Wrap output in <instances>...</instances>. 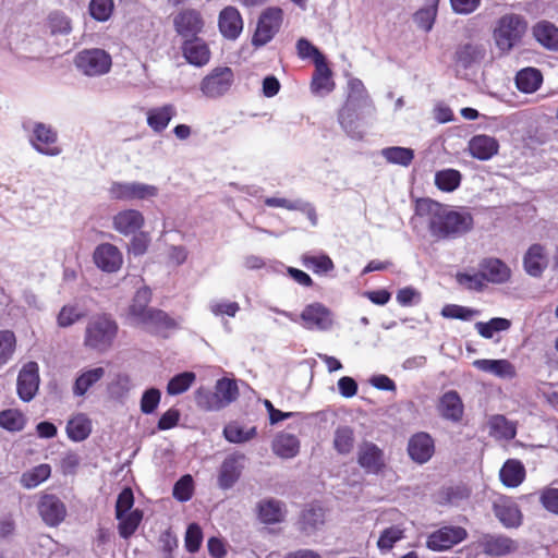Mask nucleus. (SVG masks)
Masks as SVG:
<instances>
[{
  "mask_svg": "<svg viewBox=\"0 0 558 558\" xmlns=\"http://www.w3.org/2000/svg\"><path fill=\"white\" fill-rule=\"evenodd\" d=\"M195 400L197 405L205 411H218L223 409L216 391H211L203 387L196 390Z\"/></svg>",
  "mask_w": 558,
  "mask_h": 558,
  "instance_id": "60",
  "label": "nucleus"
},
{
  "mask_svg": "<svg viewBox=\"0 0 558 558\" xmlns=\"http://www.w3.org/2000/svg\"><path fill=\"white\" fill-rule=\"evenodd\" d=\"M218 29L226 40L235 41L240 38L244 29V21L236 7L227 5L219 12Z\"/></svg>",
  "mask_w": 558,
  "mask_h": 558,
  "instance_id": "12",
  "label": "nucleus"
},
{
  "mask_svg": "<svg viewBox=\"0 0 558 558\" xmlns=\"http://www.w3.org/2000/svg\"><path fill=\"white\" fill-rule=\"evenodd\" d=\"M543 82V75L535 68H525L520 70L515 75L517 88L525 94L536 92Z\"/></svg>",
  "mask_w": 558,
  "mask_h": 558,
  "instance_id": "41",
  "label": "nucleus"
},
{
  "mask_svg": "<svg viewBox=\"0 0 558 558\" xmlns=\"http://www.w3.org/2000/svg\"><path fill=\"white\" fill-rule=\"evenodd\" d=\"M438 1L439 0H432L413 15V21L416 26L426 33L430 32L434 26L438 11Z\"/></svg>",
  "mask_w": 558,
  "mask_h": 558,
  "instance_id": "44",
  "label": "nucleus"
},
{
  "mask_svg": "<svg viewBox=\"0 0 558 558\" xmlns=\"http://www.w3.org/2000/svg\"><path fill=\"white\" fill-rule=\"evenodd\" d=\"M486 57V47L481 43H464L458 45L453 54L456 70H471L481 65Z\"/></svg>",
  "mask_w": 558,
  "mask_h": 558,
  "instance_id": "9",
  "label": "nucleus"
},
{
  "mask_svg": "<svg viewBox=\"0 0 558 558\" xmlns=\"http://www.w3.org/2000/svg\"><path fill=\"white\" fill-rule=\"evenodd\" d=\"M440 416L452 423H459L464 414V405L461 397L456 390L446 391L437 405Z\"/></svg>",
  "mask_w": 558,
  "mask_h": 558,
  "instance_id": "25",
  "label": "nucleus"
},
{
  "mask_svg": "<svg viewBox=\"0 0 558 558\" xmlns=\"http://www.w3.org/2000/svg\"><path fill=\"white\" fill-rule=\"evenodd\" d=\"M287 513L283 501L268 498L257 504V515L264 524H277L284 520Z\"/></svg>",
  "mask_w": 558,
  "mask_h": 558,
  "instance_id": "28",
  "label": "nucleus"
},
{
  "mask_svg": "<svg viewBox=\"0 0 558 558\" xmlns=\"http://www.w3.org/2000/svg\"><path fill=\"white\" fill-rule=\"evenodd\" d=\"M113 10V0H90L88 4V12L97 22H107L112 16Z\"/></svg>",
  "mask_w": 558,
  "mask_h": 558,
  "instance_id": "59",
  "label": "nucleus"
},
{
  "mask_svg": "<svg viewBox=\"0 0 558 558\" xmlns=\"http://www.w3.org/2000/svg\"><path fill=\"white\" fill-rule=\"evenodd\" d=\"M244 460L243 453L229 454L223 460L218 474V486L221 489H230L239 481L244 468Z\"/></svg>",
  "mask_w": 558,
  "mask_h": 558,
  "instance_id": "20",
  "label": "nucleus"
},
{
  "mask_svg": "<svg viewBox=\"0 0 558 558\" xmlns=\"http://www.w3.org/2000/svg\"><path fill=\"white\" fill-rule=\"evenodd\" d=\"M434 452L435 444L429 434L420 432L409 439L408 453L414 462L424 464L430 460Z\"/></svg>",
  "mask_w": 558,
  "mask_h": 558,
  "instance_id": "21",
  "label": "nucleus"
},
{
  "mask_svg": "<svg viewBox=\"0 0 558 558\" xmlns=\"http://www.w3.org/2000/svg\"><path fill=\"white\" fill-rule=\"evenodd\" d=\"M39 367L36 362L26 363L20 371L16 380L19 398L24 402L32 401L39 388Z\"/></svg>",
  "mask_w": 558,
  "mask_h": 558,
  "instance_id": "13",
  "label": "nucleus"
},
{
  "mask_svg": "<svg viewBox=\"0 0 558 558\" xmlns=\"http://www.w3.org/2000/svg\"><path fill=\"white\" fill-rule=\"evenodd\" d=\"M106 374L104 367H94L82 369L72 386V393L74 397H84L90 388L100 381Z\"/></svg>",
  "mask_w": 558,
  "mask_h": 558,
  "instance_id": "34",
  "label": "nucleus"
},
{
  "mask_svg": "<svg viewBox=\"0 0 558 558\" xmlns=\"http://www.w3.org/2000/svg\"><path fill=\"white\" fill-rule=\"evenodd\" d=\"M194 492L193 477L190 474L183 475L173 486V497L181 501H189Z\"/></svg>",
  "mask_w": 558,
  "mask_h": 558,
  "instance_id": "64",
  "label": "nucleus"
},
{
  "mask_svg": "<svg viewBox=\"0 0 558 558\" xmlns=\"http://www.w3.org/2000/svg\"><path fill=\"white\" fill-rule=\"evenodd\" d=\"M283 23V10L279 7H268L259 15L255 32L252 36V46L260 48L270 43L279 33Z\"/></svg>",
  "mask_w": 558,
  "mask_h": 558,
  "instance_id": "4",
  "label": "nucleus"
},
{
  "mask_svg": "<svg viewBox=\"0 0 558 558\" xmlns=\"http://www.w3.org/2000/svg\"><path fill=\"white\" fill-rule=\"evenodd\" d=\"M511 327V322L502 317H494L488 322H477L475 329L485 339H492L495 332L506 331Z\"/></svg>",
  "mask_w": 558,
  "mask_h": 558,
  "instance_id": "51",
  "label": "nucleus"
},
{
  "mask_svg": "<svg viewBox=\"0 0 558 558\" xmlns=\"http://www.w3.org/2000/svg\"><path fill=\"white\" fill-rule=\"evenodd\" d=\"M381 156L389 163L408 167L414 159V150L408 147L391 146L381 149Z\"/></svg>",
  "mask_w": 558,
  "mask_h": 558,
  "instance_id": "47",
  "label": "nucleus"
},
{
  "mask_svg": "<svg viewBox=\"0 0 558 558\" xmlns=\"http://www.w3.org/2000/svg\"><path fill=\"white\" fill-rule=\"evenodd\" d=\"M357 462L366 472L377 474L384 466L383 451L375 444L365 441L359 448Z\"/></svg>",
  "mask_w": 558,
  "mask_h": 558,
  "instance_id": "29",
  "label": "nucleus"
},
{
  "mask_svg": "<svg viewBox=\"0 0 558 558\" xmlns=\"http://www.w3.org/2000/svg\"><path fill=\"white\" fill-rule=\"evenodd\" d=\"M16 339L11 330H0V366L7 364L15 350Z\"/></svg>",
  "mask_w": 558,
  "mask_h": 558,
  "instance_id": "62",
  "label": "nucleus"
},
{
  "mask_svg": "<svg viewBox=\"0 0 558 558\" xmlns=\"http://www.w3.org/2000/svg\"><path fill=\"white\" fill-rule=\"evenodd\" d=\"M29 130L28 141L32 147L39 154L54 157L62 153L58 145V132L49 124L43 122H29L24 124Z\"/></svg>",
  "mask_w": 558,
  "mask_h": 558,
  "instance_id": "5",
  "label": "nucleus"
},
{
  "mask_svg": "<svg viewBox=\"0 0 558 558\" xmlns=\"http://www.w3.org/2000/svg\"><path fill=\"white\" fill-rule=\"evenodd\" d=\"M525 468L520 460H507L499 471L501 483L506 487L514 488L522 484L525 478Z\"/></svg>",
  "mask_w": 558,
  "mask_h": 558,
  "instance_id": "35",
  "label": "nucleus"
},
{
  "mask_svg": "<svg viewBox=\"0 0 558 558\" xmlns=\"http://www.w3.org/2000/svg\"><path fill=\"white\" fill-rule=\"evenodd\" d=\"M118 332L119 325L111 314H95L86 324L84 345L98 353H105L113 345Z\"/></svg>",
  "mask_w": 558,
  "mask_h": 558,
  "instance_id": "2",
  "label": "nucleus"
},
{
  "mask_svg": "<svg viewBox=\"0 0 558 558\" xmlns=\"http://www.w3.org/2000/svg\"><path fill=\"white\" fill-rule=\"evenodd\" d=\"M110 194L113 198L117 199H147L155 197L158 194V189L154 185L140 182H117L111 185Z\"/></svg>",
  "mask_w": 558,
  "mask_h": 558,
  "instance_id": "17",
  "label": "nucleus"
},
{
  "mask_svg": "<svg viewBox=\"0 0 558 558\" xmlns=\"http://www.w3.org/2000/svg\"><path fill=\"white\" fill-rule=\"evenodd\" d=\"M74 63L84 75L94 77L107 74L111 69L112 59L106 50L93 48L80 51Z\"/></svg>",
  "mask_w": 558,
  "mask_h": 558,
  "instance_id": "7",
  "label": "nucleus"
},
{
  "mask_svg": "<svg viewBox=\"0 0 558 558\" xmlns=\"http://www.w3.org/2000/svg\"><path fill=\"white\" fill-rule=\"evenodd\" d=\"M415 215L427 218L428 230L437 240H452L470 232L474 219L468 210H453L449 206L430 198H418Z\"/></svg>",
  "mask_w": 558,
  "mask_h": 558,
  "instance_id": "1",
  "label": "nucleus"
},
{
  "mask_svg": "<svg viewBox=\"0 0 558 558\" xmlns=\"http://www.w3.org/2000/svg\"><path fill=\"white\" fill-rule=\"evenodd\" d=\"M41 520L51 527L60 525L66 517L64 502L56 495H43L37 505Z\"/></svg>",
  "mask_w": 558,
  "mask_h": 558,
  "instance_id": "14",
  "label": "nucleus"
},
{
  "mask_svg": "<svg viewBox=\"0 0 558 558\" xmlns=\"http://www.w3.org/2000/svg\"><path fill=\"white\" fill-rule=\"evenodd\" d=\"M26 424L24 414L15 409L0 412V426L9 432H21Z\"/></svg>",
  "mask_w": 558,
  "mask_h": 558,
  "instance_id": "53",
  "label": "nucleus"
},
{
  "mask_svg": "<svg viewBox=\"0 0 558 558\" xmlns=\"http://www.w3.org/2000/svg\"><path fill=\"white\" fill-rule=\"evenodd\" d=\"M264 203L268 207H280L288 210L302 211L306 215L312 226L315 227L318 223V217L315 207L311 203L303 199L291 201L284 197H266Z\"/></svg>",
  "mask_w": 558,
  "mask_h": 558,
  "instance_id": "31",
  "label": "nucleus"
},
{
  "mask_svg": "<svg viewBox=\"0 0 558 558\" xmlns=\"http://www.w3.org/2000/svg\"><path fill=\"white\" fill-rule=\"evenodd\" d=\"M150 301L151 290L148 287H143L136 291L128 311V319L131 325L151 308L148 306Z\"/></svg>",
  "mask_w": 558,
  "mask_h": 558,
  "instance_id": "40",
  "label": "nucleus"
},
{
  "mask_svg": "<svg viewBox=\"0 0 558 558\" xmlns=\"http://www.w3.org/2000/svg\"><path fill=\"white\" fill-rule=\"evenodd\" d=\"M240 308L238 302L229 300H211L208 304V310L216 317H235Z\"/></svg>",
  "mask_w": 558,
  "mask_h": 558,
  "instance_id": "61",
  "label": "nucleus"
},
{
  "mask_svg": "<svg viewBox=\"0 0 558 558\" xmlns=\"http://www.w3.org/2000/svg\"><path fill=\"white\" fill-rule=\"evenodd\" d=\"M494 513L505 527H518L522 522V513L519 507L509 500L496 502Z\"/></svg>",
  "mask_w": 558,
  "mask_h": 558,
  "instance_id": "38",
  "label": "nucleus"
},
{
  "mask_svg": "<svg viewBox=\"0 0 558 558\" xmlns=\"http://www.w3.org/2000/svg\"><path fill=\"white\" fill-rule=\"evenodd\" d=\"M233 84V70L229 66H216L202 78L199 90L208 99H219L231 90Z\"/></svg>",
  "mask_w": 558,
  "mask_h": 558,
  "instance_id": "6",
  "label": "nucleus"
},
{
  "mask_svg": "<svg viewBox=\"0 0 558 558\" xmlns=\"http://www.w3.org/2000/svg\"><path fill=\"white\" fill-rule=\"evenodd\" d=\"M349 93L343 105V118L353 109V106L364 107L367 113H374L375 107L369 98L363 82L359 78H351L348 83Z\"/></svg>",
  "mask_w": 558,
  "mask_h": 558,
  "instance_id": "23",
  "label": "nucleus"
},
{
  "mask_svg": "<svg viewBox=\"0 0 558 558\" xmlns=\"http://www.w3.org/2000/svg\"><path fill=\"white\" fill-rule=\"evenodd\" d=\"M94 262L98 268L106 272H114L122 265V254L117 246L110 243L99 244L94 252Z\"/></svg>",
  "mask_w": 558,
  "mask_h": 558,
  "instance_id": "24",
  "label": "nucleus"
},
{
  "mask_svg": "<svg viewBox=\"0 0 558 558\" xmlns=\"http://www.w3.org/2000/svg\"><path fill=\"white\" fill-rule=\"evenodd\" d=\"M468 537V532L462 526L446 525L430 533L426 541V546L434 551L450 549L454 545L463 542Z\"/></svg>",
  "mask_w": 558,
  "mask_h": 558,
  "instance_id": "8",
  "label": "nucleus"
},
{
  "mask_svg": "<svg viewBox=\"0 0 558 558\" xmlns=\"http://www.w3.org/2000/svg\"><path fill=\"white\" fill-rule=\"evenodd\" d=\"M373 114L374 113H367L364 107L353 106V109L343 118L342 107L338 112V121L349 137L352 140H362L365 134V118Z\"/></svg>",
  "mask_w": 558,
  "mask_h": 558,
  "instance_id": "18",
  "label": "nucleus"
},
{
  "mask_svg": "<svg viewBox=\"0 0 558 558\" xmlns=\"http://www.w3.org/2000/svg\"><path fill=\"white\" fill-rule=\"evenodd\" d=\"M215 391L223 408L235 401L239 397L236 381L227 377L216 381Z\"/></svg>",
  "mask_w": 558,
  "mask_h": 558,
  "instance_id": "48",
  "label": "nucleus"
},
{
  "mask_svg": "<svg viewBox=\"0 0 558 558\" xmlns=\"http://www.w3.org/2000/svg\"><path fill=\"white\" fill-rule=\"evenodd\" d=\"M304 328L325 331L332 327L333 316L324 304L315 302L304 307L300 315Z\"/></svg>",
  "mask_w": 558,
  "mask_h": 558,
  "instance_id": "11",
  "label": "nucleus"
},
{
  "mask_svg": "<svg viewBox=\"0 0 558 558\" xmlns=\"http://www.w3.org/2000/svg\"><path fill=\"white\" fill-rule=\"evenodd\" d=\"M274 453L282 459H292L299 454L300 440L295 435L278 434L271 444Z\"/></svg>",
  "mask_w": 558,
  "mask_h": 558,
  "instance_id": "39",
  "label": "nucleus"
},
{
  "mask_svg": "<svg viewBox=\"0 0 558 558\" xmlns=\"http://www.w3.org/2000/svg\"><path fill=\"white\" fill-rule=\"evenodd\" d=\"M478 269L486 282L504 284L511 278L510 267L500 258L485 257L478 263Z\"/></svg>",
  "mask_w": 558,
  "mask_h": 558,
  "instance_id": "22",
  "label": "nucleus"
},
{
  "mask_svg": "<svg viewBox=\"0 0 558 558\" xmlns=\"http://www.w3.org/2000/svg\"><path fill=\"white\" fill-rule=\"evenodd\" d=\"M490 435L496 438L512 440L517 435V425L505 415H493L488 422Z\"/></svg>",
  "mask_w": 558,
  "mask_h": 558,
  "instance_id": "42",
  "label": "nucleus"
},
{
  "mask_svg": "<svg viewBox=\"0 0 558 558\" xmlns=\"http://www.w3.org/2000/svg\"><path fill=\"white\" fill-rule=\"evenodd\" d=\"M51 474V466L47 463H41L26 471L21 476V484L25 488H35L45 482Z\"/></svg>",
  "mask_w": 558,
  "mask_h": 558,
  "instance_id": "49",
  "label": "nucleus"
},
{
  "mask_svg": "<svg viewBox=\"0 0 558 558\" xmlns=\"http://www.w3.org/2000/svg\"><path fill=\"white\" fill-rule=\"evenodd\" d=\"M303 265L313 270L315 274H327L335 268V264L332 259L326 255L322 254L318 256L315 255H304L303 258Z\"/></svg>",
  "mask_w": 558,
  "mask_h": 558,
  "instance_id": "57",
  "label": "nucleus"
},
{
  "mask_svg": "<svg viewBox=\"0 0 558 558\" xmlns=\"http://www.w3.org/2000/svg\"><path fill=\"white\" fill-rule=\"evenodd\" d=\"M325 523V511L318 505H310L305 508L299 520V529L306 535H312Z\"/></svg>",
  "mask_w": 558,
  "mask_h": 558,
  "instance_id": "36",
  "label": "nucleus"
},
{
  "mask_svg": "<svg viewBox=\"0 0 558 558\" xmlns=\"http://www.w3.org/2000/svg\"><path fill=\"white\" fill-rule=\"evenodd\" d=\"M534 37L547 49L558 50V28L546 21L539 22L534 26Z\"/></svg>",
  "mask_w": 558,
  "mask_h": 558,
  "instance_id": "43",
  "label": "nucleus"
},
{
  "mask_svg": "<svg viewBox=\"0 0 558 558\" xmlns=\"http://www.w3.org/2000/svg\"><path fill=\"white\" fill-rule=\"evenodd\" d=\"M462 180V174L456 169H442L435 173V185L442 192H453Z\"/></svg>",
  "mask_w": 558,
  "mask_h": 558,
  "instance_id": "45",
  "label": "nucleus"
},
{
  "mask_svg": "<svg viewBox=\"0 0 558 558\" xmlns=\"http://www.w3.org/2000/svg\"><path fill=\"white\" fill-rule=\"evenodd\" d=\"M257 434L256 427H251L248 429H244L238 423H230L223 428L225 438L232 444H243L252 438H254Z\"/></svg>",
  "mask_w": 558,
  "mask_h": 558,
  "instance_id": "52",
  "label": "nucleus"
},
{
  "mask_svg": "<svg viewBox=\"0 0 558 558\" xmlns=\"http://www.w3.org/2000/svg\"><path fill=\"white\" fill-rule=\"evenodd\" d=\"M527 31L526 20L515 13L502 15L493 32V38L497 49L502 54H508L514 47L520 45Z\"/></svg>",
  "mask_w": 558,
  "mask_h": 558,
  "instance_id": "3",
  "label": "nucleus"
},
{
  "mask_svg": "<svg viewBox=\"0 0 558 558\" xmlns=\"http://www.w3.org/2000/svg\"><path fill=\"white\" fill-rule=\"evenodd\" d=\"M354 446V433L349 426H340L335 432L333 448L340 454H348Z\"/></svg>",
  "mask_w": 558,
  "mask_h": 558,
  "instance_id": "54",
  "label": "nucleus"
},
{
  "mask_svg": "<svg viewBox=\"0 0 558 558\" xmlns=\"http://www.w3.org/2000/svg\"><path fill=\"white\" fill-rule=\"evenodd\" d=\"M196 379V375L193 372H183L174 375L167 385V392L170 396H178L186 390L193 385Z\"/></svg>",
  "mask_w": 558,
  "mask_h": 558,
  "instance_id": "55",
  "label": "nucleus"
},
{
  "mask_svg": "<svg viewBox=\"0 0 558 558\" xmlns=\"http://www.w3.org/2000/svg\"><path fill=\"white\" fill-rule=\"evenodd\" d=\"M85 311L77 304L63 305L57 315V325L60 328H68L85 317Z\"/></svg>",
  "mask_w": 558,
  "mask_h": 558,
  "instance_id": "50",
  "label": "nucleus"
},
{
  "mask_svg": "<svg viewBox=\"0 0 558 558\" xmlns=\"http://www.w3.org/2000/svg\"><path fill=\"white\" fill-rule=\"evenodd\" d=\"M144 225V216L136 209H124L113 217V228L121 234L137 232Z\"/></svg>",
  "mask_w": 558,
  "mask_h": 558,
  "instance_id": "32",
  "label": "nucleus"
},
{
  "mask_svg": "<svg viewBox=\"0 0 558 558\" xmlns=\"http://www.w3.org/2000/svg\"><path fill=\"white\" fill-rule=\"evenodd\" d=\"M547 266L545 248L536 243L532 244L523 256V268L531 277L538 278Z\"/></svg>",
  "mask_w": 558,
  "mask_h": 558,
  "instance_id": "33",
  "label": "nucleus"
},
{
  "mask_svg": "<svg viewBox=\"0 0 558 558\" xmlns=\"http://www.w3.org/2000/svg\"><path fill=\"white\" fill-rule=\"evenodd\" d=\"M177 116V108L172 104L149 108L146 111L147 125L155 132H163L171 120Z\"/></svg>",
  "mask_w": 558,
  "mask_h": 558,
  "instance_id": "30",
  "label": "nucleus"
},
{
  "mask_svg": "<svg viewBox=\"0 0 558 558\" xmlns=\"http://www.w3.org/2000/svg\"><path fill=\"white\" fill-rule=\"evenodd\" d=\"M483 554L492 557L507 556L517 549V543L501 534H483L476 541Z\"/></svg>",
  "mask_w": 558,
  "mask_h": 558,
  "instance_id": "15",
  "label": "nucleus"
},
{
  "mask_svg": "<svg viewBox=\"0 0 558 558\" xmlns=\"http://www.w3.org/2000/svg\"><path fill=\"white\" fill-rule=\"evenodd\" d=\"M180 49L185 61L196 68L207 65L211 59L210 48L201 37L182 40Z\"/></svg>",
  "mask_w": 558,
  "mask_h": 558,
  "instance_id": "16",
  "label": "nucleus"
},
{
  "mask_svg": "<svg viewBox=\"0 0 558 558\" xmlns=\"http://www.w3.org/2000/svg\"><path fill=\"white\" fill-rule=\"evenodd\" d=\"M132 326L143 327L147 331L158 335L165 330L178 328V323L165 311L153 307L132 324Z\"/></svg>",
  "mask_w": 558,
  "mask_h": 558,
  "instance_id": "19",
  "label": "nucleus"
},
{
  "mask_svg": "<svg viewBox=\"0 0 558 558\" xmlns=\"http://www.w3.org/2000/svg\"><path fill=\"white\" fill-rule=\"evenodd\" d=\"M477 314L478 311L458 304H447L441 308V315L445 318L450 319H460L466 322Z\"/></svg>",
  "mask_w": 558,
  "mask_h": 558,
  "instance_id": "63",
  "label": "nucleus"
},
{
  "mask_svg": "<svg viewBox=\"0 0 558 558\" xmlns=\"http://www.w3.org/2000/svg\"><path fill=\"white\" fill-rule=\"evenodd\" d=\"M204 26L203 15L196 9H184L173 19L174 31L183 40L199 37Z\"/></svg>",
  "mask_w": 558,
  "mask_h": 558,
  "instance_id": "10",
  "label": "nucleus"
},
{
  "mask_svg": "<svg viewBox=\"0 0 558 558\" xmlns=\"http://www.w3.org/2000/svg\"><path fill=\"white\" fill-rule=\"evenodd\" d=\"M498 141L486 134L474 135L469 141V151L472 157L478 160H489L498 154Z\"/></svg>",
  "mask_w": 558,
  "mask_h": 558,
  "instance_id": "27",
  "label": "nucleus"
},
{
  "mask_svg": "<svg viewBox=\"0 0 558 558\" xmlns=\"http://www.w3.org/2000/svg\"><path fill=\"white\" fill-rule=\"evenodd\" d=\"M143 519V512L138 509L131 511L130 513L124 514L121 520H119V534L122 538L128 539L132 536L137 530L141 521Z\"/></svg>",
  "mask_w": 558,
  "mask_h": 558,
  "instance_id": "56",
  "label": "nucleus"
},
{
  "mask_svg": "<svg viewBox=\"0 0 558 558\" xmlns=\"http://www.w3.org/2000/svg\"><path fill=\"white\" fill-rule=\"evenodd\" d=\"M404 537V530L399 525H392L385 529L377 541V547L380 551H389L395 544Z\"/></svg>",
  "mask_w": 558,
  "mask_h": 558,
  "instance_id": "58",
  "label": "nucleus"
},
{
  "mask_svg": "<svg viewBox=\"0 0 558 558\" xmlns=\"http://www.w3.org/2000/svg\"><path fill=\"white\" fill-rule=\"evenodd\" d=\"M92 428L90 418L85 413H77L68 421L65 432L69 439L80 442L89 437Z\"/></svg>",
  "mask_w": 558,
  "mask_h": 558,
  "instance_id": "37",
  "label": "nucleus"
},
{
  "mask_svg": "<svg viewBox=\"0 0 558 558\" xmlns=\"http://www.w3.org/2000/svg\"><path fill=\"white\" fill-rule=\"evenodd\" d=\"M315 71L312 76L311 92L314 95H326L333 90L332 72L327 64L326 58L315 60Z\"/></svg>",
  "mask_w": 558,
  "mask_h": 558,
  "instance_id": "26",
  "label": "nucleus"
},
{
  "mask_svg": "<svg viewBox=\"0 0 558 558\" xmlns=\"http://www.w3.org/2000/svg\"><path fill=\"white\" fill-rule=\"evenodd\" d=\"M470 490L463 485L442 487L436 494V501L439 505H458L468 499Z\"/></svg>",
  "mask_w": 558,
  "mask_h": 558,
  "instance_id": "46",
  "label": "nucleus"
}]
</instances>
